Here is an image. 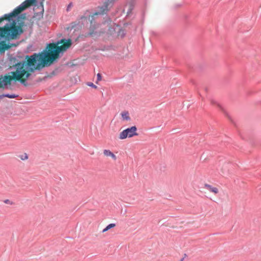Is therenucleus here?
<instances>
[{"mask_svg":"<svg viewBox=\"0 0 261 261\" xmlns=\"http://www.w3.org/2000/svg\"><path fill=\"white\" fill-rule=\"evenodd\" d=\"M87 85L88 86H90V87H91L94 89H97V87L93 83H91V82H88L87 83Z\"/></svg>","mask_w":261,"mask_h":261,"instance_id":"ddd939ff","label":"nucleus"},{"mask_svg":"<svg viewBox=\"0 0 261 261\" xmlns=\"http://www.w3.org/2000/svg\"><path fill=\"white\" fill-rule=\"evenodd\" d=\"M18 96V95H16V94H3V95H0V99L4 97H8V98H16Z\"/></svg>","mask_w":261,"mask_h":261,"instance_id":"9d476101","label":"nucleus"},{"mask_svg":"<svg viewBox=\"0 0 261 261\" xmlns=\"http://www.w3.org/2000/svg\"><path fill=\"white\" fill-rule=\"evenodd\" d=\"M137 128L136 126H133L129 128H127L120 133L119 138L120 139L123 140L127 137L131 138L135 136H137L138 134L137 133Z\"/></svg>","mask_w":261,"mask_h":261,"instance_id":"20e7f679","label":"nucleus"},{"mask_svg":"<svg viewBox=\"0 0 261 261\" xmlns=\"http://www.w3.org/2000/svg\"><path fill=\"white\" fill-rule=\"evenodd\" d=\"M184 258L183 257V258H181V259H180V260L179 261H183V260H184Z\"/></svg>","mask_w":261,"mask_h":261,"instance_id":"6ab92c4d","label":"nucleus"},{"mask_svg":"<svg viewBox=\"0 0 261 261\" xmlns=\"http://www.w3.org/2000/svg\"><path fill=\"white\" fill-rule=\"evenodd\" d=\"M103 154L107 156L112 157V158L114 160H116L117 159L116 156L110 150L105 149L103 150Z\"/></svg>","mask_w":261,"mask_h":261,"instance_id":"0eeeda50","label":"nucleus"},{"mask_svg":"<svg viewBox=\"0 0 261 261\" xmlns=\"http://www.w3.org/2000/svg\"><path fill=\"white\" fill-rule=\"evenodd\" d=\"M121 115L122 116V119L124 120L129 121L130 120V118L129 115V113L128 111H123L121 113Z\"/></svg>","mask_w":261,"mask_h":261,"instance_id":"1a4fd4ad","label":"nucleus"},{"mask_svg":"<svg viewBox=\"0 0 261 261\" xmlns=\"http://www.w3.org/2000/svg\"><path fill=\"white\" fill-rule=\"evenodd\" d=\"M94 34V33L93 32H91L90 33V35L92 36Z\"/></svg>","mask_w":261,"mask_h":261,"instance_id":"a211bd4d","label":"nucleus"},{"mask_svg":"<svg viewBox=\"0 0 261 261\" xmlns=\"http://www.w3.org/2000/svg\"><path fill=\"white\" fill-rule=\"evenodd\" d=\"M110 2V0H108L107 2H105L104 5L99 8L100 11L98 12H96L94 13V15L92 16L93 17L94 15H100L103 14L105 13L106 12L108 11V7L109 5V2Z\"/></svg>","mask_w":261,"mask_h":261,"instance_id":"39448f33","label":"nucleus"},{"mask_svg":"<svg viewBox=\"0 0 261 261\" xmlns=\"http://www.w3.org/2000/svg\"><path fill=\"white\" fill-rule=\"evenodd\" d=\"M19 18H23L24 19L25 17V14H21L20 16L18 17Z\"/></svg>","mask_w":261,"mask_h":261,"instance_id":"dca6fc26","label":"nucleus"},{"mask_svg":"<svg viewBox=\"0 0 261 261\" xmlns=\"http://www.w3.org/2000/svg\"><path fill=\"white\" fill-rule=\"evenodd\" d=\"M204 188L207 189L209 192L216 195L219 193V190L217 188L213 187L212 185L205 184L204 185Z\"/></svg>","mask_w":261,"mask_h":261,"instance_id":"423d86ee","label":"nucleus"},{"mask_svg":"<svg viewBox=\"0 0 261 261\" xmlns=\"http://www.w3.org/2000/svg\"><path fill=\"white\" fill-rule=\"evenodd\" d=\"M4 202L9 205H14L15 204L14 202L10 200L9 199H5L4 201Z\"/></svg>","mask_w":261,"mask_h":261,"instance_id":"f8f14e48","label":"nucleus"},{"mask_svg":"<svg viewBox=\"0 0 261 261\" xmlns=\"http://www.w3.org/2000/svg\"><path fill=\"white\" fill-rule=\"evenodd\" d=\"M101 80V76L100 73H98L97 74V81L96 83H97L98 81H99Z\"/></svg>","mask_w":261,"mask_h":261,"instance_id":"4468645a","label":"nucleus"},{"mask_svg":"<svg viewBox=\"0 0 261 261\" xmlns=\"http://www.w3.org/2000/svg\"><path fill=\"white\" fill-rule=\"evenodd\" d=\"M71 40L63 39L57 43V44H49L46 51L41 53H34L32 56H26L24 61L16 63L14 68L15 71L12 72V76H4L0 77V88L11 85L12 79L19 80L23 77L25 70L34 71L39 70L59 57V54L65 51L71 45Z\"/></svg>","mask_w":261,"mask_h":261,"instance_id":"f257e3e1","label":"nucleus"},{"mask_svg":"<svg viewBox=\"0 0 261 261\" xmlns=\"http://www.w3.org/2000/svg\"><path fill=\"white\" fill-rule=\"evenodd\" d=\"M71 6H72V4H71V3H70V4L68 5V7H67V11H69V9H70V7H71Z\"/></svg>","mask_w":261,"mask_h":261,"instance_id":"f3484780","label":"nucleus"},{"mask_svg":"<svg viewBox=\"0 0 261 261\" xmlns=\"http://www.w3.org/2000/svg\"><path fill=\"white\" fill-rule=\"evenodd\" d=\"M22 156H23V155H22L20 157L21 159L22 160H27V159H28V155L26 153L24 154L23 157H22Z\"/></svg>","mask_w":261,"mask_h":261,"instance_id":"2eb2a0df","label":"nucleus"},{"mask_svg":"<svg viewBox=\"0 0 261 261\" xmlns=\"http://www.w3.org/2000/svg\"><path fill=\"white\" fill-rule=\"evenodd\" d=\"M115 226H116L115 224H114V223H111V224H109L105 228H104L102 230V232H105L107 231H108V230H109L110 229L114 227Z\"/></svg>","mask_w":261,"mask_h":261,"instance_id":"9b49d317","label":"nucleus"},{"mask_svg":"<svg viewBox=\"0 0 261 261\" xmlns=\"http://www.w3.org/2000/svg\"><path fill=\"white\" fill-rule=\"evenodd\" d=\"M44 1V0H25L20 5L15 8L12 12L9 14H5L3 17H4V19H6L8 21L7 23H11L13 22V21H15L16 22V20H13L12 18L13 17H16L20 12L25 10L32 5L34 4L36 5V3L37 2L39 3L38 6V8H39L41 11H43V2Z\"/></svg>","mask_w":261,"mask_h":261,"instance_id":"7ed1b4c3","label":"nucleus"},{"mask_svg":"<svg viewBox=\"0 0 261 261\" xmlns=\"http://www.w3.org/2000/svg\"><path fill=\"white\" fill-rule=\"evenodd\" d=\"M25 75L23 76H25V79L20 80V83L24 85H27V82L26 81V80L29 79L32 75V74L29 73H27V71L30 72V71H28L27 70H25Z\"/></svg>","mask_w":261,"mask_h":261,"instance_id":"6e6552de","label":"nucleus"},{"mask_svg":"<svg viewBox=\"0 0 261 261\" xmlns=\"http://www.w3.org/2000/svg\"><path fill=\"white\" fill-rule=\"evenodd\" d=\"M4 20V17H0V22ZM15 21H13L12 23H7L3 28H0V37L8 39H13L22 33V27L23 26V22H21L17 25Z\"/></svg>","mask_w":261,"mask_h":261,"instance_id":"f03ea898","label":"nucleus"}]
</instances>
